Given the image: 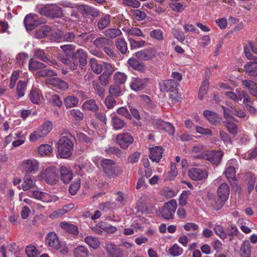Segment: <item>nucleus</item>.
<instances>
[{"label":"nucleus","instance_id":"obj_1","mask_svg":"<svg viewBox=\"0 0 257 257\" xmlns=\"http://www.w3.org/2000/svg\"><path fill=\"white\" fill-rule=\"evenodd\" d=\"M58 154L61 158H69L72 154L73 143L71 138L67 136L60 137L57 142Z\"/></svg>","mask_w":257,"mask_h":257},{"label":"nucleus","instance_id":"obj_2","mask_svg":"<svg viewBox=\"0 0 257 257\" xmlns=\"http://www.w3.org/2000/svg\"><path fill=\"white\" fill-rule=\"evenodd\" d=\"M177 207L176 201L175 199L171 200L164 203V206L160 209V216L166 220L172 219Z\"/></svg>","mask_w":257,"mask_h":257},{"label":"nucleus","instance_id":"obj_3","mask_svg":"<svg viewBox=\"0 0 257 257\" xmlns=\"http://www.w3.org/2000/svg\"><path fill=\"white\" fill-rule=\"evenodd\" d=\"M40 14L51 17L58 18L62 15V11L58 6L56 4L47 5L39 10Z\"/></svg>","mask_w":257,"mask_h":257},{"label":"nucleus","instance_id":"obj_4","mask_svg":"<svg viewBox=\"0 0 257 257\" xmlns=\"http://www.w3.org/2000/svg\"><path fill=\"white\" fill-rule=\"evenodd\" d=\"M101 166L104 173L109 177L118 174V168L115 166L114 161L104 159L101 160Z\"/></svg>","mask_w":257,"mask_h":257},{"label":"nucleus","instance_id":"obj_5","mask_svg":"<svg viewBox=\"0 0 257 257\" xmlns=\"http://www.w3.org/2000/svg\"><path fill=\"white\" fill-rule=\"evenodd\" d=\"M42 177L50 184H55L58 181V171L54 167H48L42 173Z\"/></svg>","mask_w":257,"mask_h":257},{"label":"nucleus","instance_id":"obj_6","mask_svg":"<svg viewBox=\"0 0 257 257\" xmlns=\"http://www.w3.org/2000/svg\"><path fill=\"white\" fill-rule=\"evenodd\" d=\"M157 54L156 50L152 47H149L137 52L135 54V57L142 61H150L153 59Z\"/></svg>","mask_w":257,"mask_h":257},{"label":"nucleus","instance_id":"obj_7","mask_svg":"<svg viewBox=\"0 0 257 257\" xmlns=\"http://www.w3.org/2000/svg\"><path fill=\"white\" fill-rule=\"evenodd\" d=\"M39 167L38 161L35 159H27L23 161L21 164V168L23 172L27 174L35 173Z\"/></svg>","mask_w":257,"mask_h":257},{"label":"nucleus","instance_id":"obj_8","mask_svg":"<svg viewBox=\"0 0 257 257\" xmlns=\"http://www.w3.org/2000/svg\"><path fill=\"white\" fill-rule=\"evenodd\" d=\"M148 79L141 78L139 77H132L130 83L132 90L137 92L145 89L148 85Z\"/></svg>","mask_w":257,"mask_h":257},{"label":"nucleus","instance_id":"obj_9","mask_svg":"<svg viewBox=\"0 0 257 257\" xmlns=\"http://www.w3.org/2000/svg\"><path fill=\"white\" fill-rule=\"evenodd\" d=\"M188 175L191 179L197 181L206 179L208 173L206 169L192 168L189 170Z\"/></svg>","mask_w":257,"mask_h":257},{"label":"nucleus","instance_id":"obj_10","mask_svg":"<svg viewBox=\"0 0 257 257\" xmlns=\"http://www.w3.org/2000/svg\"><path fill=\"white\" fill-rule=\"evenodd\" d=\"M116 141L121 148L125 149L133 143L134 138L130 134L126 133L117 135Z\"/></svg>","mask_w":257,"mask_h":257},{"label":"nucleus","instance_id":"obj_11","mask_svg":"<svg viewBox=\"0 0 257 257\" xmlns=\"http://www.w3.org/2000/svg\"><path fill=\"white\" fill-rule=\"evenodd\" d=\"M34 57L42 61L47 63L50 65H55L57 64L55 60L51 59L48 54H46L44 50L36 48L34 50Z\"/></svg>","mask_w":257,"mask_h":257},{"label":"nucleus","instance_id":"obj_12","mask_svg":"<svg viewBox=\"0 0 257 257\" xmlns=\"http://www.w3.org/2000/svg\"><path fill=\"white\" fill-rule=\"evenodd\" d=\"M42 22L38 20L37 16L34 14H29L26 16L24 24L27 31H31L40 25Z\"/></svg>","mask_w":257,"mask_h":257},{"label":"nucleus","instance_id":"obj_13","mask_svg":"<svg viewBox=\"0 0 257 257\" xmlns=\"http://www.w3.org/2000/svg\"><path fill=\"white\" fill-rule=\"evenodd\" d=\"M46 242L50 247L54 249H58L61 246L57 235L54 232H51L46 235Z\"/></svg>","mask_w":257,"mask_h":257},{"label":"nucleus","instance_id":"obj_14","mask_svg":"<svg viewBox=\"0 0 257 257\" xmlns=\"http://www.w3.org/2000/svg\"><path fill=\"white\" fill-rule=\"evenodd\" d=\"M245 74L249 76H257V58L246 63L243 67Z\"/></svg>","mask_w":257,"mask_h":257},{"label":"nucleus","instance_id":"obj_15","mask_svg":"<svg viewBox=\"0 0 257 257\" xmlns=\"http://www.w3.org/2000/svg\"><path fill=\"white\" fill-rule=\"evenodd\" d=\"M222 156L223 154L221 151H210L205 153V159L218 165L220 163Z\"/></svg>","mask_w":257,"mask_h":257},{"label":"nucleus","instance_id":"obj_16","mask_svg":"<svg viewBox=\"0 0 257 257\" xmlns=\"http://www.w3.org/2000/svg\"><path fill=\"white\" fill-rule=\"evenodd\" d=\"M60 179L64 183H68L72 179L73 174L69 167L62 166L60 168Z\"/></svg>","mask_w":257,"mask_h":257},{"label":"nucleus","instance_id":"obj_17","mask_svg":"<svg viewBox=\"0 0 257 257\" xmlns=\"http://www.w3.org/2000/svg\"><path fill=\"white\" fill-rule=\"evenodd\" d=\"M47 84L52 85L58 89L65 90L68 88V84L57 77L48 78L46 80Z\"/></svg>","mask_w":257,"mask_h":257},{"label":"nucleus","instance_id":"obj_18","mask_svg":"<svg viewBox=\"0 0 257 257\" xmlns=\"http://www.w3.org/2000/svg\"><path fill=\"white\" fill-rule=\"evenodd\" d=\"M108 253V257H122V252L116 245L106 243L105 246Z\"/></svg>","mask_w":257,"mask_h":257},{"label":"nucleus","instance_id":"obj_19","mask_svg":"<svg viewBox=\"0 0 257 257\" xmlns=\"http://www.w3.org/2000/svg\"><path fill=\"white\" fill-rule=\"evenodd\" d=\"M163 148L156 146L150 149V159L154 162L158 163L162 158Z\"/></svg>","mask_w":257,"mask_h":257},{"label":"nucleus","instance_id":"obj_20","mask_svg":"<svg viewBox=\"0 0 257 257\" xmlns=\"http://www.w3.org/2000/svg\"><path fill=\"white\" fill-rule=\"evenodd\" d=\"M230 189L226 183H222L218 188L217 195L219 198L226 201L229 197Z\"/></svg>","mask_w":257,"mask_h":257},{"label":"nucleus","instance_id":"obj_21","mask_svg":"<svg viewBox=\"0 0 257 257\" xmlns=\"http://www.w3.org/2000/svg\"><path fill=\"white\" fill-rule=\"evenodd\" d=\"M73 58L76 60L81 66L86 64L87 54L83 49H77L75 53L72 55Z\"/></svg>","mask_w":257,"mask_h":257},{"label":"nucleus","instance_id":"obj_22","mask_svg":"<svg viewBox=\"0 0 257 257\" xmlns=\"http://www.w3.org/2000/svg\"><path fill=\"white\" fill-rule=\"evenodd\" d=\"M160 90L162 92H170L173 90H175L177 87V84L173 80H167L163 81L160 84Z\"/></svg>","mask_w":257,"mask_h":257},{"label":"nucleus","instance_id":"obj_23","mask_svg":"<svg viewBox=\"0 0 257 257\" xmlns=\"http://www.w3.org/2000/svg\"><path fill=\"white\" fill-rule=\"evenodd\" d=\"M128 64L134 70L141 73H143L146 70V67L144 63L140 62L135 58H131L128 60Z\"/></svg>","mask_w":257,"mask_h":257},{"label":"nucleus","instance_id":"obj_24","mask_svg":"<svg viewBox=\"0 0 257 257\" xmlns=\"http://www.w3.org/2000/svg\"><path fill=\"white\" fill-rule=\"evenodd\" d=\"M242 84L247 88L250 93L254 97H257V84L250 79H244L242 81Z\"/></svg>","mask_w":257,"mask_h":257},{"label":"nucleus","instance_id":"obj_25","mask_svg":"<svg viewBox=\"0 0 257 257\" xmlns=\"http://www.w3.org/2000/svg\"><path fill=\"white\" fill-rule=\"evenodd\" d=\"M236 161L235 160H231L229 161L227 164L228 166L227 167L224 173L226 177L229 182L233 180L235 178L236 171L235 168L233 166H231V165L233 164Z\"/></svg>","mask_w":257,"mask_h":257},{"label":"nucleus","instance_id":"obj_26","mask_svg":"<svg viewBox=\"0 0 257 257\" xmlns=\"http://www.w3.org/2000/svg\"><path fill=\"white\" fill-rule=\"evenodd\" d=\"M225 95L229 98L233 100L236 102H239L242 99L244 96V91L240 89H236L235 92L232 91H226L225 93Z\"/></svg>","mask_w":257,"mask_h":257},{"label":"nucleus","instance_id":"obj_27","mask_svg":"<svg viewBox=\"0 0 257 257\" xmlns=\"http://www.w3.org/2000/svg\"><path fill=\"white\" fill-rule=\"evenodd\" d=\"M46 97L52 106H57L58 107L62 106L63 102L60 96L58 94H51L50 93H48L46 94Z\"/></svg>","mask_w":257,"mask_h":257},{"label":"nucleus","instance_id":"obj_28","mask_svg":"<svg viewBox=\"0 0 257 257\" xmlns=\"http://www.w3.org/2000/svg\"><path fill=\"white\" fill-rule=\"evenodd\" d=\"M42 94L41 91L37 88H33L29 94V97L31 102L34 104H39Z\"/></svg>","mask_w":257,"mask_h":257},{"label":"nucleus","instance_id":"obj_29","mask_svg":"<svg viewBox=\"0 0 257 257\" xmlns=\"http://www.w3.org/2000/svg\"><path fill=\"white\" fill-rule=\"evenodd\" d=\"M203 114L211 123L216 124L221 121L220 117L214 112L207 110L204 111Z\"/></svg>","mask_w":257,"mask_h":257},{"label":"nucleus","instance_id":"obj_30","mask_svg":"<svg viewBox=\"0 0 257 257\" xmlns=\"http://www.w3.org/2000/svg\"><path fill=\"white\" fill-rule=\"evenodd\" d=\"M111 21V16L109 14L105 15L103 17L100 18L97 24L98 29L99 30H102L107 27Z\"/></svg>","mask_w":257,"mask_h":257},{"label":"nucleus","instance_id":"obj_31","mask_svg":"<svg viewBox=\"0 0 257 257\" xmlns=\"http://www.w3.org/2000/svg\"><path fill=\"white\" fill-rule=\"evenodd\" d=\"M22 189L24 191L28 190L33 188L36 186V180L31 176H27L24 178V181L22 184Z\"/></svg>","mask_w":257,"mask_h":257},{"label":"nucleus","instance_id":"obj_32","mask_svg":"<svg viewBox=\"0 0 257 257\" xmlns=\"http://www.w3.org/2000/svg\"><path fill=\"white\" fill-rule=\"evenodd\" d=\"M92 71L95 74H100L103 70V62L98 63L95 59L92 58L89 62Z\"/></svg>","mask_w":257,"mask_h":257},{"label":"nucleus","instance_id":"obj_33","mask_svg":"<svg viewBox=\"0 0 257 257\" xmlns=\"http://www.w3.org/2000/svg\"><path fill=\"white\" fill-rule=\"evenodd\" d=\"M64 103L66 108H72L77 106L78 99L74 95H68L64 98Z\"/></svg>","mask_w":257,"mask_h":257},{"label":"nucleus","instance_id":"obj_34","mask_svg":"<svg viewBox=\"0 0 257 257\" xmlns=\"http://www.w3.org/2000/svg\"><path fill=\"white\" fill-rule=\"evenodd\" d=\"M51 28L48 26H44L36 32L35 36L38 39L49 37H50Z\"/></svg>","mask_w":257,"mask_h":257},{"label":"nucleus","instance_id":"obj_35","mask_svg":"<svg viewBox=\"0 0 257 257\" xmlns=\"http://www.w3.org/2000/svg\"><path fill=\"white\" fill-rule=\"evenodd\" d=\"M103 33L107 38L110 39H114L117 36H120L122 34L120 30L116 28L107 29Z\"/></svg>","mask_w":257,"mask_h":257},{"label":"nucleus","instance_id":"obj_36","mask_svg":"<svg viewBox=\"0 0 257 257\" xmlns=\"http://www.w3.org/2000/svg\"><path fill=\"white\" fill-rule=\"evenodd\" d=\"M73 254L75 257H88L89 251L85 246L79 245L74 248Z\"/></svg>","mask_w":257,"mask_h":257},{"label":"nucleus","instance_id":"obj_37","mask_svg":"<svg viewBox=\"0 0 257 257\" xmlns=\"http://www.w3.org/2000/svg\"><path fill=\"white\" fill-rule=\"evenodd\" d=\"M251 252L250 244L248 240H245L240 247L241 257H250Z\"/></svg>","mask_w":257,"mask_h":257},{"label":"nucleus","instance_id":"obj_38","mask_svg":"<svg viewBox=\"0 0 257 257\" xmlns=\"http://www.w3.org/2000/svg\"><path fill=\"white\" fill-rule=\"evenodd\" d=\"M127 78V76L123 72H117L113 76V80L115 84H123Z\"/></svg>","mask_w":257,"mask_h":257},{"label":"nucleus","instance_id":"obj_39","mask_svg":"<svg viewBox=\"0 0 257 257\" xmlns=\"http://www.w3.org/2000/svg\"><path fill=\"white\" fill-rule=\"evenodd\" d=\"M93 44L97 47H101L105 46H109L112 45V42L106 37H99L96 39Z\"/></svg>","mask_w":257,"mask_h":257},{"label":"nucleus","instance_id":"obj_40","mask_svg":"<svg viewBox=\"0 0 257 257\" xmlns=\"http://www.w3.org/2000/svg\"><path fill=\"white\" fill-rule=\"evenodd\" d=\"M60 226L65 231L73 234L76 235L78 233V228L75 225L69 224L66 222H63L60 223Z\"/></svg>","mask_w":257,"mask_h":257},{"label":"nucleus","instance_id":"obj_41","mask_svg":"<svg viewBox=\"0 0 257 257\" xmlns=\"http://www.w3.org/2000/svg\"><path fill=\"white\" fill-rule=\"evenodd\" d=\"M116 47L122 53L125 54L127 50V43L124 38H117L115 41Z\"/></svg>","mask_w":257,"mask_h":257},{"label":"nucleus","instance_id":"obj_42","mask_svg":"<svg viewBox=\"0 0 257 257\" xmlns=\"http://www.w3.org/2000/svg\"><path fill=\"white\" fill-rule=\"evenodd\" d=\"M46 65L40 62L31 59L29 62V68L31 71H36L46 67Z\"/></svg>","mask_w":257,"mask_h":257},{"label":"nucleus","instance_id":"obj_43","mask_svg":"<svg viewBox=\"0 0 257 257\" xmlns=\"http://www.w3.org/2000/svg\"><path fill=\"white\" fill-rule=\"evenodd\" d=\"M85 242L91 247L93 249H97L99 247L100 243L97 238L87 236L84 238Z\"/></svg>","mask_w":257,"mask_h":257},{"label":"nucleus","instance_id":"obj_44","mask_svg":"<svg viewBox=\"0 0 257 257\" xmlns=\"http://www.w3.org/2000/svg\"><path fill=\"white\" fill-rule=\"evenodd\" d=\"M37 151L41 156H48L52 151V147L48 144H42L38 148Z\"/></svg>","mask_w":257,"mask_h":257},{"label":"nucleus","instance_id":"obj_45","mask_svg":"<svg viewBox=\"0 0 257 257\" xmlns=\"http://www.w3.org/2000/svg\"><path fill=\"white\" fill-rule=\"evenodd\" d=\"M37 129L45 137L52 129V123L50 121H47Z\"/></svg>","mask_w":257,"mask_h":257},{"label":"nucleus","instance_id":"obj_46","mask_svg":"<svg viewBox=\"0 0 257 257\" xmlns=\"http://www.w3.org/2000/svg\"><path fill=\"white\" fill-rule=\"evenodd\" d=\"M111 124L113 128L116 130L121 129L124 126V121L116 115L112 117Z\"/></svg>","mask_w":257,"mask_h":257},{"label":"nucleus","instance_id":"obj_47","mask_svg":"<svg viewBox=\"0 0 257 257\" xmlns=\"http://www.w3.org/2000/svg\"><path fill=\"white\" fill-rule=\"evenodd\" d=\"M109 93L111 96L118 97L122 94L121 88L118 84H114L110 86Z\"/></svg>","mask_w":257,"mask_h":257},{"label":"nucleus","instance_id":"obj_48","mask_svg":"<svg viewBox=\"0 0 257 257\" xmlns=\"http://www.w3.org/2000/svg\"><path fill=\"white\" fill-rule=\"evenodd\" d=\"M69 115L75 120L80 121L83 118V114L78 109H72L69 112Z\"/></svg>","mask_w":257,"mask_h":257},{"label":"nucleus","instance_id":"obj_49","mask_svg":"<svg viewBox=\"0 0 257 257\" xmlns=\"http://www.w3.org/2000/svg\"><path fill=\"white\" fill-rule=\"evenodd\" d=\"M209 87V81L206 79L202 83L198 92V98L201 100L203 99L204 95L207 93Z\"/></svg>","mask_w":257,"mask_h":257},{"label":"nucleus","instance_id":"obj_50","mask_svg":"<svg viewBox=\"0 0 257 257\" xmlns=\"http://www.w3.org/2000/svg\"><path fill=\"white\" fill-rule=\"evenodd\" d=\"M26 89V83L23 81H20L18 82L17 87V95L19 98L24 96Z\"/></svg>","mask_w":257,"mask_h":257},{"label":"nucleus","instance_id":"obj_51","mask_svg":"<svg viewBox=\"0 0 257 257\" xmlns=\"http://www.w3.org/2000/svg\"><path fill=\"white\" fill-rule=\"evenodd\" d=\"M84 11L93 17H97L99 15V11L87 5H82Z\"/></svg>","mask_w":257,"mask_h":257},{"label":"nucleus","instance_id":"obj_52","mask_svg":"<svg viewBox=\"0 0 257 257\" xmlns=\"http://www.w3.org/2000/svg\"><path fill=\"white\" fill-rule=\"evenodd\" d=\"M128 41L132 49L144 47L146 43L145 41L144 40L137 41L128 37Z\"/></svg>","mask_w":257,"mask_h":257},{"label":"nucleus","instance_id":"obj_53","mask_svg":"<svg viewBox=\"0 0 257 257\" xmlns=\"http://www.w3.org/2000/svg\"><path fill=\"white\" fill-rule=\"evenodd\" d=\"M168 176L166 177V179L168 180H173L178 174V171L176 168V164L172 162L170 164V171L168 173Z\"/></svg>","mask_w":257,"mask_h":257},{"label":"nucleus","instance_id":"obj_54","mask_svg":"<svg viewBox=\"0 0 257 257\" xmlns=\"http://www.w3.org/2000/svg\"><path fill=\"white\" fill-rule=\"evenodd\" d=\"M183 249L177 243H175L169 249V252L173 256H177L183 253Z\"/></svg>","mask_w":257,"mask_h":257},{"label":"nucleus","instance_id":"obj_55","mask_svg":"<svg viewBox=\"0 0 257 257\" xmlns=\"http://www.w3.org/2000/svg\"><path fill=\"white\" fill-rule=\"evenodd\" d=\"M37 75L40 77H51L56 75L52 69H42L37 72Z\"/></svg>","mask_w":257,"mask_h":257},{"label":"nucleus","instance_id":"obj_56","mask_svg":"<svg viewBox=\"0 0 257 257\" xmlns=\"http://www.w3.org/2000/svg\"><path fill=\"white\" fill-rule=\"evenodd\" d=\"M80 186V180L79 179H76L69 187V192L72 195L76 194Z\"/></svg>","mask_w":257,"mask_h":257},{"label":"nucleus","instance_id":"obj_57","mask_svg":"<svg viewBox=\"0 0 257 257\" xmlns=\"http://www.w3.org/2000/svg\"><path fill=\"white\" fill-rule=\"evenodd\" d=\"M92 85L95 92L101 98H103L104 96V89L100 86L98 83L95 81H92Z\"/></svg>","mask_w":257,"mask_h":257},{"label":"nucleus","instance_id":"obj_58","mask_svg":"<svg viewBox=\"0 0 257 257\" xmlns=\"http://www.w3.org/2000/svg\"><path fill=\"white\" fill-rule=\"evenodd\" d=\"M215 233L222 239L227 238V233L225 232L223 226L220 225H217L214 228Z\"/></svg>","mask_w":257,"mask_h":257},{"label":"nucleus","instance_id":"obj_59","mask_svg":"<svg viewBox=\"0 0 257 257\" xmlns=\"http://www.w3.org/2000/svg\"><path fill=\"white\" fill-rule=\"evenodd\" d=\"M83 107L87 110L96 111L98 107L94 100H89L85 101L83 104Z\"/></svg>","mask_w":257,"mask_h":257},{"label":"nucleus","instance_id":"obj_60","mask_svg":"<svg viewBox=\"0 0 257 257\" xmlns=\"http://www.w3.org/2000/svg\"><path fill=\"white\" fill-rule=\"evenodd\" d=\"M58 200V198L54 195L51 196L49 194L43 192L42 198L41 200H42L44 202L46 203H50V202H55Z\"/></svg>","mask_w":257,"mask_h":257},{"label":"nucleus","instance_id":"obj_61","mask_svg":"<svg viewBox=\"0 0 257 257\" xmlns=\"http://www.w3.org/2000/svg\"><path fill=\"white\" fill-rule=\"evenodd\" d=\"M125 32L129 36L144 37L143 32L138 28L133 27L132 28L128 29L125 31Z\"/></svg>","mask_w":257,"mask_h":257},{"label":"nucleus","instance_id":"obj_62","mask_svg":"<svg viewBox=\"0 0 257 257\" xmlns=\"http://www.w3.org/2000/svg\"><path fill=\"white\" fill-rule=\"evenodd\" d=\"M62 32L60 30L57 31L52 30L51 29L50 39L53 41H61Z\"/></svg>","mask_w":257,"mask_h":257},{"label":"nucleus","instance_id":"obj_63","mask_svg":"<svg viewBox=\"0 0 257 257\" xmlns=\"http://www.w3.org/2000/svg\"><path fill=\"white\" fill-rule=\"evenodd\" d=\"M43 137H44V136L38 129H37L36 131H34L30 134L29 140L30 142L34 143Z\"/></svg>","mask_w":257,"mask_h":257},{"label":"nucleus","instance_id":"obj_64","mask_svg":"<svg viewBox=\"0 0 257 257\" xmlns=\"http://www.w3.org/2000/svg\"><path fill=\"white\" fill-rule=\"evenodd\" d=\"M151 37L157 40L158 41H162L164 39L163 32L159 29L154 30L150 32Z\"/></svg>","mask_w":257,"mask_h":257}]
</instances>
